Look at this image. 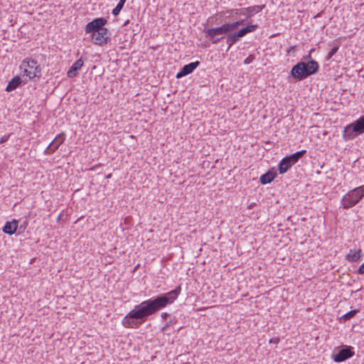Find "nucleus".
I'll return each mask as SVG.
<instances>
[{
    "instance_id": "f257e3e1",
    "label": "nucleus",
    "mask_w": 364,
    "mask_h": 364,
    "mask_svg": "<svg viewBox=\"0 0 364 364\" xmlns=\"http://www.w3.org/2000/svg\"><path fill=\"white\" fill-rule=\"evenodd\" d=\"M181 290L179 285L167 293L143 301L123 318L122 325L127 328H139L150 316L173 303L180 294Z\"/></svg>"
},
{
    "instance_id": "f03ea898",
    "label": "nucleus",
    "mask_w": 364,
    "mask_h": 364,
    "mask_svg": "<svg viewBox=\"0 0 364 364\" xmlns=\"http://www.w3.org/2000/svg\"><path fill=\"white\" fill-rule=\"evenodd\" d=\"M318 70L319 65L314 60L301 61L292 67L290 74L295 80L300 81L317 73Z\"/></svg>"
},
{
    "instance_id": "7ed1b4c3",
    "label": "nucleus",
    "mask_w": 364,
    "mask_h": 364,
    "mask_svg": "<svg viewBox=\"0 0 364 364\" xmlns=\"http://www.w3.org/2000/svg\"><path fill=\"white\" fill-rule=\"evenodd\" d=\"M364 197V185L349 191L341 200L343 209H349L358 204Z\"/></svg>"
},
{
    "instance_id": "20e7f679",
    "label": "nucleus",
    "mask_w": 364,
    "mask_h": 364,
    "mask_svg": "<svg viewBox=\"0 0 364 364\" xmlns=\"http://www.w3.org/2000/svg\"><path fill=\"white\" fill-rule=\"evenodd\" d=\"M364 133V115L345 127L343 136L346 140L353 139Z\"/></svg>"
},
{
    "instance_id": "39448f33",
    "label": "nucleus",
    "mask_w": 364,
    "mask_h": 364,
    "mask_svg": "<svg viewBox=\"0 0 364 364\" xmlns=\"http://www.w3.org/2000/svg\"><path fill=\"white\" fill-rule=\"evenodd\" d=\"M257 28V24H250L240 29L238 31L232 33H228V36H226V43L228 45V49L233 44L239 41L241 38L244 37L249 33L256 31Z\"/></svg>"
},
{
    "instance_id": "423d86ee",
    "label": "nucleus",
    "mask_w": 364,
    "mask_h": 364,
    "mask_svg": "<svg viewBox=\"0 0 364 364\" xmlns=\"http://www.w3.org/2000/svg\"><path fill=\"white\" fill-rule=\"evenodd\" d=\"M223 28V26L210 28H205L203 32L206 38H208L212 43L217 44L225 38V34L228 36V33Z\"/></svg>"
},
{
    "instance_id": "0eeeda50",
    "label": "nucleus",
    "mask_w": 364,
    "mask_h": 364,
    "mask_svg": "<svg viewBox=\"0 0 364 364\" xmlns=\"http://www.w3.org/2000/svg\"><path fill=\"white\" fill-rule=\"evenodd\" d=\"M92 42L98 46H104L109 41V33L107 28H105L100 31L91 34Z\"/></svg>"
},
{
    "instance_id": "6e6552de",
    "label": "nucleus",
    "mask_w": 364,
    "mask_h": 364,
    "mask_svg": "<svg viewBox=\"0 0 364 364\" xmlns=\"http://www.w3.org/2000/svg\"><path fill=\"white\" fill-rule=\"evenodd\" d=\"M107 21L106 18L100 17L93 19L92 21L89 22L85 26V32L87 33H96L101 29L105 28V26L107 24Z\"/></svg>"
},
{
    "instance_id": "1a4fd4ad",
    "label": "nucleus",
    "mask_w": 364,
    "mask_h": 364,
    "mask_svg": "<svg viewBox=\"0 0 364 364\" xmlns=\"http://www.w3.org/2000/svg\"><path fill=\"white\" fill-rule=\"evenodd\" d=\"M353 348L352 346H345L339 350L338 353H333L332 358L336 363H341L353 357Z\"/></svg>"
},
{
    "instance_id": "9d476101",
    "label": "nucleus",
    "mask_w": 364,
    "mask_h": 364,
    "mask_svg": "<svg viewBox=\"0 0 364 364\" xmlns=\"http://www.w3.org/2000/svg\"><path fill=\"white\" fill-rule=\"evenodd\" d=\"M65 140L64 133L58 134L46 149L44 153L46 155L53 154Z\"/></svg>"
},
{
    "instance_id": "9b49d317",
    "label": "nucleus",
    "mask_w": 364,
    "mask_h": 364,
    "mask_svg": "<svg viewBox=\"0 0 364 364\" xmlns=\"http://www.w3.org/2000/svg\"><path fill=\"white\" fill-rule=\"evenodd\" d=\"M264 7L265 5H256L240 9H235V14L251 18L255 13L257 14L260 12Z\"/></svg>"
},
{
    "instance_id": "f8f14e48",
    "label": "nucleus",
    "mask_w": 364,
    "mask_h": 364,
    "mask_svg": "<svg viewBox=\"0 0 364 364\" xmlns=\"http://www.w3.org/2000/svg\"><path fill=\"white\" fill-rule=\"evenodd\" d=\"M200 65V61L197 60L196 62L190 63L187 65H185L181 70L176 74V78L179 79L184 76H186L191 73L193 72L195 69L198 68V66Z\"/></svg>"
},
{
    "instance_id": "ddd939ff",
    "label": "nucleus",
    "mask_w": 364,
    "mask_h": 364,
    "mask_svg": "<svg viewBox=\"0 0 364 364\" xmlns=\"http://www.w3.org/2000/svg\"><path fill=\"white\" fill-rule=\"evenodd\" d=\"M83 65L84 61L82 58H80L77 60H76L68 71V77L70 78L76 77L78 75V70H80L82 68Z\"/></svg>"
},
{
    "instance_id": "4468645a",
    "label": "nucleus",
    "mask_w": 364,
    "mask_h": 364,
    "mask_svg": "<svg viewBox=\"0 0 364 364\" xmlns=\"http://www.w3.org/2000/svg\"><path fill=\"white\" fill-rule=\"evenodd\" d=\"M277 173L276 171L272 169L269 170L260 176L259 182L263 185L269 183L277 177Z\"/></svg>"
},
{
    "instance_id": "2eb2a0df",
    "label": "nucleus",
    "mask_w": 364,
    "mask_h": 364,
    "mask_svg": "<svg viewBox=\"0 0 364 364\" xmlns=\"http://www.w3.org/2000/svg\"><path fill=\"white\" fill-rule=\"evenodd\" d=\"M18 222L16 220H13L11 222H6L3 228L4 232L10 235L14 234L18 228Z\"/></svg>"
},
{
    "instance_id": "dca6fc26",
    "label": "nucleus",
    "mask_w": 364,
    "mask_h": 364,
    "mask_svg": "<svg viewBox=\"0 0 364 364\" xmlns=\"http://www.w3.org/2000/svg\"><path fill=\"white\" fill-rule=\"evenodd\" d=\"M292 166L293 164H291V161L287 156H285L278 164V170L279 173H285Z\"/></svg>"
},
{
    "instance_id": "f3484780",
    "label": "nucleus",
    "mask_w": 364,
    "mask_h": 364,
    "mask_svg": "<svg viewBox=\"0 0 364 364\" xmlns=\"http://www.w3.org/2000/svg\"><path fill=\"white\" fill-rule=\"evenodd\" d=\"M363 256L362 250L360 249L357 251L350 250L349 253L346 255V258L348 261L351 262H356L359 261Z\"/></svg>"
},
{
    "instance_id": "a211bd4d",
    "label": "nucleus",
    "mask_w": 364,
    "mask_h": 364,
    "mask_svg": "<svg viewBox=\"0 0 364 364\" xmlns=\"http://www.w3.org/2000/svg\"><path fill=\"white\" fill-rule=\"evenodd\" d=\"M245 22V20L241 19L232 23H225L223 25V30H225L226 32L228 33H232L233 32H231L235 29H237L240 25H242Z\"/></svg>"
},
{
    "instance_id": "6ab92c4d",
    "label": "nucleus",
    "mask_w": 364,
    "mask_h": 364,
    "mask_svg": "<svg viewBox=\"0 0 364 364\" xmlns=\"http://www.w3.org/2000/svg\"><path fill=\"white\" fill-rule=\"evenodd\" d=\"M21 78L18 75H16L9 82L6 90L7 92H11L21 85Z\"/></svg>"
},
{
    "instance_id": "aec40b11",
    "label": "nucleus",
    "mask_w": 364,
    "mask_h": 364,
    "mask_svg": "<svg viewBox=\"0 0 364 364\" xmlns=\"http://www.w3.org/2000/svg\"><path fill=\"white\" fill-rule=\"evenodd\" d=\"M37 63V60L34 59L26 58L23 60L20 68L21 70L23 69V70H25V68L28 69V70H33Z\"/></svg>"
},
{
    "instance_id": "412c9836",
    "label": "nucleus",
    "mask_w": 364,
    "mask_h": 364,
    "mask_svg": "<svg viewBox=\"0 0 364 364\" xmlns=\"http://www.w3.org/2000/svg\"><path fill=\"white\" fill-rule=\"evenodd\" d=\"M41 72V66L37 63L36 66L33 68V70H28V69L25 68L23 70L24 74L29 77V79H33L35 77H40Z\"/></svg>"
},
{
    "instance_id": "4be33fe9",
    "label": "nucleus",
    "mask_w": 364,
    "mask_h": 364,
    "mask_svg": "<svg viewBox=\"0 0 364 364\" xmlns=\"http://www.w3.org/2000/svg\"><path fill=\"white\" fill-rule=\"evenodd\" d=\"M306 150L299 151L289 156H287V157L291 161V164L294 165L306 154Z\"/></svg>"
},
{
    "instance_id": "5701e85b",
    "label": "nucleus",
    "mask_w": 364,
    "mask_h": 364,
    "mask_svg": "<svg viewBox=\"0 0 364 364\" xmlns=\"http://www.w3.org/2000/svg\"><path fill=\"white\" fill-rule=\"evenodd\" d=\"M360 311L359 309H354L348 311V313L345 314L341 319L343 320L344 321H346L348 320H350L353 317H354L358 312Z\"/></svg>"
},
{
    "instance_id": "b1692460",
    "label": "nucleus",
    "mask_w": 364,
    "mask_h": 364,
    "mask_svg": "<svg viewBox=\"0 0 364 364\" xmlns=\"http://www.w3.org/2000/svg\"><path fill=\"white\" fill-rule=\"evenodd\" d=\"M126 1L127 0H119L116 7L112 10V13L114 16H117L119 14L124 6Z\"/></svg>"
},
{
    "instance_id": "393cba45",
    "label": "nucleus",
    "mask_w": 364,
    "mask_h": 364,
    "mask_svg": "<svg viewBox=\"0 0 364 364\" xmlns=\"http://www.w3.org/2000/svg\"><path fill=\"white\" fill-rule=\"evenodd\" d=\"M177 321L176 319L174 318L173 319H171L168 322H167L164 326L162 327L161 328V331L164 332V333H167L168 335H170L171 334V332H168L169 331V327L175 323H176Z\"/></svg>"
},
{
    "instance_id": "a878e982",
    "label": "nucleus",
    "mask_w": 364,
    "mask_h": 364,
    "mask_svg": "<svg viewBox=\"0 0 364 364\" xmlns=\"http://www.w3.org/2000/svg\"><path fill=\"white\" fill-rule=\"evenodd\" d=\"M339 48V46L338 45H336L334 46L331 49V50L328 52L326 58V60H329L330 59H331V58L337 53L338 50Z\"/></svg>"
},
{
    "instance_id": "bb28decb",
    "label": "nucleus",
    "mask_w": 364,
    "mask_h": 364,
    "mask_svg": "<svg viewBox=\"0 0 364 364\" xmlns=\"http://www.w3.org/2000/svg\"><path fill=\"white\" fill-rule=\"evenodd\" d=\"M255 59V57L254 55H250L244 61V63L245 64H250V63H252L253 61V60Z\"/></svg>"
},
{
    "instance_id": "cd10ccee",
    "label": "nucleus",
    "mask_w": 364,
    "mask_h": 364,
    "mask_svg": "<svg viewBox=\"0 0 364 364\" xmlns=\"http://www.w3.org/2000/svg\"><path fill=\"white\" fill-rule=\"evenodd\" d=\"M10 134L4 135L0 138V144L5 143L9 139Z\"/></svg>"
},
{
    "instance_id": "c85d7f7f",
    "label": "nucleus",
    "mask_w": 364,
    "mask_h": 364,
    "mask_svg": "<svg viewBox=\"0 0 364 364\" xmlns=\"http://www.w3.org/2000/svg\"><path fill=\"white\" fill-rule=\"evenodd\" d=\"M357 273L361 275L364 274V262L358 269Z\"/></svg>"
},
{
    "instance_id": "c756f323",
    "label": "nucleus",
    "mask_w": 364,
    "mask_h": 364,
    "mask_svg": "<svg viewBox=\"0 0 364 364\" xmlns=\"http://www.w3.org/2000/svg\"><path fill=\"white\" fill-rule=\"evenodd\" d=\"M314 49H311V50H310V53H309L307 55L304 56V60H311V53L312 51H314Z\"/></svg>"
},
{
    "instance_id": "7c9ffc66",
    "label": "nucleus",
    "mask_w": 364,
    "mask_h": 364,
    "mask_svg": "<svg viewBox=\"0 0 364 364\" xmlns=\"http://www.w3.org/2000/svg\"><path fill=\"white\" fill-rule=\"evenodd\" d=\"M169 314L166 313V312H163L161 314V316L163 319H166L168 316H169Z\"/></svg>"
},
{
    "instance_id": "2f4dec72",
    "label": "nucleus",
    "mask_w": 364,
    "mask_h": 364,
    "mask_svg": "<svg viewBox=\"0 0 364 364\" xmlns=\"http://www.w3.org/2000/svg\"><path fill=\"white\" fill-rule=\"evenodd\" d=\"M279 341V338H273V339L270 340L271 343H277Z\"/></svg>"
},
{
    "instance_id": "473e14b6",
    "label": "nucleus",
    "mask_w": 364,
    "mask_h": 364,
    "mask_svg": "<svg viewBox=\"0 0 364 364\" xmlns=\"http://www.w3.org/2000/svg\"><path fill=\"white\" fill-rule=\"evenodd\" d=\"M295 50V46H291L289 48V50H288V53H290L291 51H294Z\"/></svg>"
},
{
    "instance_id": "72a5a7b5",
    "label": "nucleus",
    "mask_w": 364,
    "mask_h": 364,
    "mask_svg": "<svg viewBox=\"0 0 364 364\" xmlns=\"http://www.w3.org/2000/svg\"><path fill=\"white\" fill-rule=\"evenodd\" d=\"M129 20H127V21H125V23H124V25H123V26H127V25L129 24Z\"/></svg>"
},
{
    "instance_id": "f704fd0d",
    "label": "nucleus",
    "mask_w": 364,
    "mask_h": 364,
    "mask_svg": "<svg viewBox=\"0 0 364 364\" xmlns=\"http://www.w3.org/2000/svg\"><path fill=\"white\" fill-rule=\"evenodd\" d=\"M110 177H111V174H109V175L107 176V178H110Z\"/></svg>"
}]
</instances>
